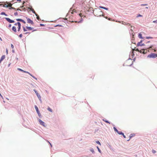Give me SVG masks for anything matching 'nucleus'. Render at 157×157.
I'll return each mask as SVG.
<instances>
[{
    "label": "nucleus",
    "mask_w": 157,
    "mask_h": 157,
    "mask_svg": "<svg viewBox=\"0 0 157 157\" xmlns=\"http://www.w3.org/2000/svg\"><path fill=\"white\" fill-rule=\"evenodd\" d=\"M24 73H28L29 75L30 76H32V75L31 74H30L29 72H28L24 71Z\"/></svg>",
    "instance_id": "nucleus-22"
},
{
    "label": "nucleus",
    "mask_w": 157,
    "mask_h": 157,
    "mask_svg": "<svg viewBox=\"0 0 157 157\" xmlns=\"http://www.w3.org/2000/svg\"><path fill=\"white\" fill-rule=\"evenodd\" d=\"M17 10H20L19 9V8H18V9H17Z\"/></svg>",
    "instance_id": "nucleus-56"
},
{
    "label": "nucleus",
    "mask_w": 157,
    "mask_h": 157,
    "mask_svg": "<svg viewBox=\"0 0 157 157\" xmlns=\"http://www.w3.org/2000/svg\"><path fill=\"white\" fill-rule=\"evenodd\" d=\"M131 64H130V65H129L130 66Z\"/></svg>",
    "instance_id": "nucleus-61"
},
{
    "label": "nucleus",
    "mask_w": 157,
    "mask_h": 157,
    "mask_svg": "<svg viewBox=\"0 0 157 157\" xmlns=\"http://www.w3.org/2000/svg\"><path fill=\"white\" fill-rule=\"evenodd\" d=\"M152 152L153 154H155V153L156 152V151L155 150H152Z\"/></svg>",
    "instance_id": "nucleus-26"
},
{
    "label": "nucleus",
    "mask_w": 157,
    "mask_h": 157,
    "mask_svg": "<svg viewBox=\"0 0 157 157\" xmlns=\"http://www.w3.org/2000/svg\"><path fill=\"white\" fill-rule=\"evenodd\" d=\"M135 134H134V133H132V134H131L130 135V136H129L130 139H129L128 140H128V141H129V140H130V139H131L132 137H133V136H135Z\"/></svg>",
    "instance_id": "nucleus-11"
},
{
    "label": "nucleus",
    "mask_w": 157,
    "mask_h": 157,
    "mask_svg": "<svg viewBox=\"0 0 157 157\" xmlns=\"http://www.w3.org/2000/svg\"><path fill=\"white\" fill-rule=\"evenodd\" d=\"M142 40H141L140 42H139L138 43H137V45L138 46H142L143 44H141V43L142 42Z\"/></svg>",
    "instance_id": "nucleus-13"
},
{
    "label": "nucleus",
    "mask_w": 157,
    "mask_h": 157,
    "mask_svg": "<svg viewBox=\"0 0 157 157\" xmlns=\"http://www.w3.org/2000/svg\"><path fill=\"white\" fill-rule=\"evenodd\" d=\"M1 14L2 15H5V16H7V14H6L5 13H4V12H2V13H1Z\"/></svg>",
    "instance_id": "nucleus-25"
},
{
    "label": "nucleus",
    "mask_w": 157,
    "mask_h": 157,
    "mask_svg": "<svg viewBox=\"0 0 157 157\" xmlns=\"http://www.w3.org/2000/svg\"><path fill=\"white\" fill-rule=\"evenodd\" d=\"M55 26H56H56L62 27V25H56Z\"/></svg>",
    "instance_id": "nucleus-32"
},
{
    "label": "nucleus",
    "mask_w": 157,
    "mask_h": 157,
    "mask_svg": "<svg viewBox=\"0 0 157 157\" xmlns=\"http://www.w3.org/2000/svg\"><path fill=\"white\" fill-rule=\"evenodd\" d=\"M12 4L10 3H7L4 4L3 5V6L4 7H9V9H15L13 7H12Z\"/></svg>",
    "instance_id": "nucleus-3"
},
{
    "label": "nucleus",
    "mask_w": 157,
    "mask_h": 157,
    "mask_svg": "<svg viewBox=\"0 0 157 157\" xmlns=\"http://www.w3.org/2000/svg\"><path fill=\"white\" fill-rule=\"evenodd\" d=\"M113 129H114V131H115V132H117L118 131L117 130L116 128L115 127H114L113 128Z\"/></svg>",
    "instance_id": "nucleus-24"
},
{
    "label": "nucleus",
    "mask_w": 157,
    "mask_h": 157,
    "mask_svg": "<svg viewBox=\"0 0 157 157\" xmlns=\"http://www.w3.org/2000/svg\"><path fill=\"white\" fill-rule=\"evenodd\" d=\"M49 143L50 144V145H51V146H52V145H51V144L49 142Z\"/></svg>",
    "instance_id": "nucleus-55"
},
{
    "label": "nucleus",
    "mask_w": 157,
    "mask_h": 157,
    "mask_svg": "<svg viewBox=\"0 0 157 157\" xmlns=\"http://www.w3.org/2000/svg\"><path fill=\"white\" fill-rule=\"evenodd\" d=\"M96 143H97L98 144H99V145H101V144L100 143V142L99 141H97L96 142Z\"/></svg>",
    "instance_id": "nucleus-34"
},
{
    "label": "nucleus",
    "mask_w": 157,
    "mask_h": 157,
    "mask_svg": "<svg viewBox=\"0 0 157 157\" xmlns=\"http://www.w3.org/2000/svg\"><path fill=\"white\" fill-rule=\"evenodd\" d=\"M29 9H30L32 11L33 13L35 14H36V13L35 11H34V9L32 7L30 8H29Z\"/></svg>",
    "instance_id": "nucleus-10"
},
{
    "label": "nucleus",
    "mask_w": 157,
    "mask_h": 157,
    "mask_svg": "<svg viewBox=\"0 0 157 157\" xmlns=\"http://www.w3.org/2000/svg\"><path fill=\"white\" fill-rule=\"evenodd\" d=\"M14 14L15 16H17L18 15V13L17 12H16L14 13Z\"/></svg>",
    "instance_id": "nucleus-29"
},
{
    "label": "nucleus",
    "mask_w": 157,
    "mask_h": 157,
    "mask_svg": "<svg viewBox=\"0 0 157 157\" xmlns=\"http://www.w3.org/2000/svg\"><path fill=\"white\" fill-rule=\"evenodd\" d=\"M18 70L20 71H22L24 72V71L23 70L20 69V68H18Z\"/></svg>",
    "instance_id": "nucleus-23"
},
{
    "label": "nucleus",
    "mask_w": 157,
    "mask_h": 157,
    "mask_svg": "<svg viewBox=\"0 0 157 157\" xmlns=\"http://www.w3.org/2000/svg\"><path fill=\"white\" fill-rule=\"evenodd\" d=\"M117 132L118 134L124 135V133L121 132H119L118 131Z\"/></svg>",
    "instance_id": "nucleus-14"
},
{
    "label": "nucleus",
    "mask_w": 157,
    "mask_h": 157,
    "mask_svg": "<svg viewBox=\"0 0 157 157\" xmlns=\"http://www.w3.org/2000/svg\"><path fill=\"white\" fill-rule=\"evenodd\" d=\"M36 95L39 99L40 100L41 99V96H40V95L38 94H37Z\"/></svg>",
    "instance_id": "nucleus-20"
},
{
    "label": "nucleus",
    "mask_w": 157,
    "mask_h": 157,
    "mask_svg": "<svg viewBox=\"0 0 157 157\" xmlns=\"http://www.w3.org/2000/svg\"><path fill=\"white\" fill-rule=\"evenodd\" d=\"M79 16L80 17H82V13H80V14H79Z\"/></svg>",
    "instance_id": "nucleus-38"
},
{
    "label": "nucleus",
    "mask_w": 157,
    "mask_h": 157,
    "mask_svg": "<svg viewBox=\"0 0 157 157\" xmlns=\"http://www.w3.org/2000/svg\"><path fill=\"white\" fill-rule=\"evenodd\" d=\"M99 7L100 8H102V9H105V10H108V8H106L105 7H103V6H100Z\"/></svg>",
    "instance_id": "nucleus-15"
},
{
    "label": "nucleus",
    "mask_w": 157,
    "mask_h": 157,
    "mask_svg": "<svg viewBox=\"0 0 157 157\" xmlns=\"http://www.w3.org/2000/svg\"><path fill=\"white\" fill-rule=\"evenodd\" d=\"M146 9H148V7H146Z\"/></svg>",
    "instance_id": "nucleus-57"
},
{
    "label": "nucleus",
    "mask_w": 157,
    "mask_h": 157,
    "mask_svg": "<svg viewBox=\"0 0 157 157\" xmlns=\"http://www.w3.org/2000/svg\"><path fill=\"white\" fill-rule=\"evenodd\" d=\"M102 120L106 123H109V124H110V122H109L108 121L105 120L104 119H103Z\"/></svg>",
    "instance_id": "nucleus-21"
},
{
    "label": "nucleus",
    "mask_w": 157,
    "mask_h": 157,
    "mask_svg": "<svg viewBox=\"0 0 157 157\" xmlns=\"http://www.w3.org/2000/svg\"><path fill=\"white\" fill-rule=\"evenodd\" d=\"M108 20H111V18H108Z\"/></svg>",
    "instance_id": "nucleus-52"
},
{
    "label": "nucleus",
    "mask_w": 157,
    "mask_h": 157,
    "mask_svg": "<svg viewBox=\"0 0 157 157\" xmlns=\"http://www.w3.org/2000/svg\"><path fill=\"white\" fill-rule=\"evenodd\" d=\"M11 26V24H9V27H10Z\"/></svg>",
    "instance_id": "nucleus-45"
},
{
    "label": "nucleus",
    "mask_w": 157,
    "mask_h": 157,
    "mask_svg": "<svg viewBox=\"0 0 157 157\" xmlns=\"http://www.w3.org/2000/svg\"><path fill=\"white\" fill-rule=\"evenodd\" d=\"M5 55H3L2 56L1 58V59L3 60L5 58Z\"/></svg>",
    "instance_id": "nucleus-19"
},
{
    "label": "nucleus",
    "mask_w": 157,
    "mask_h": 157,
    "mask_svg": "<svg viewBox=\"0 0 157 157\" xmlns=\"http://www.w3.org/2000/svg\"><path fill=\"white\" fill-rule=\"evenodd\" d=\"M48 110L50 112H52V110L49 107H48Z\"/></svg>",
    "instance_id": "nucleus-17"
},
{
    "label": "nucleus",
    "mask_w": 157,
    "mask_h": 157,
    "mask_svg": "<svg viewBox=\"0 0 157 157\" xmlns=\"http://www.w3.org/2000/svg\"><path fill=\"white\" fill-rule=\"evenodd\" d=\"M137 17H142V16L141 15H140V14H139L138 15V16H137Z\"/></svg>",
    "instance_id": "nucleus-36"
},
{
    "label": "nucleus",
    "mask_w": 157,
    "mask_h": 157,
    "mask_svg": "<svg viewBox=\"0 0 157 157\" xmlns=\"http://www.w3.org/2000/svg\"><path fill=\"white\" fill-rule=\"evenodd\" d=\"M17 1H18L19 2H20L21 1V0H17Z\"/></svg>",
    "instance_id": "nucleus-54"
},
{
    "label": "nucleus",
    "mask_w": 157,
    "mask_h": 157,
    "mask_svg": "<svg viewBox=\"0 0 157 157\" xmlns=\"http://www.w3.org/2000/svg\"><path fill=\"white\" fill-rule=\"evenodd\" d=\"M0 40H2V39L0 37Z\"/></svg>",
    "instance_id": "nucleus-60"
},
{
    "label": "nucleus",
    "mask_w": 157,
    "mask_h": 157,
    "mask_svg": "<svg viewBox=\"0 0 157 157\" xmlns=\"http://www.w3.org/2000/svg\"><path fill=\"white\" fill-rule=\"evenodd\" d=\"M157 57V54L154 53H151L147 56V57L148 58H155Z\"/></svg>",
    "instance_id": "nucleus-4"
},
{
    "label": "nucleus",
    "mask_w": 157,
    "mask_h": 157,
    "mask_svg": "<svg viewBox=\"0 0 157 157\" xmlns=\"http://www.w3.org/2000/svg\"><path fill=\"white\" fill-rule=\"evenodd\" d=\"M97 149H98V150L99 151V152L101 153V150L97 146Z\"/></svg>",
    "instance_id": "nucleus-27"
},
{
    "label": "nucleus",
    "mask_w": 157,
    "mask_h": 157,
    "mask_svg": "<svg viewBox=\"0 0 157 157\" xmlns=\"http://www.w3.org/2000/svg\"><path fill=\"white\" fill-rule=\"evenodd\" d=\"M16 20L17 21H20L22 22H23L25 24V22L23 20L21 19H17Z\"/></svg>",
    "instance_id": "nucleus-8"
},
{
    "label": "nucleus",
    "mask_w": 157,
    "mask_h": 157,
    "mask_svg": "<svg viewBox=\"0 0 157 157\" xmlns=\"http://www.w3.org/2000/svg\"><path fill=\"white\" fill-rule=\"evenodd\" d=\"M35 15L37 16L36 18H37V19H38V20H40V18L39 16L36 13Z\"/></svg>",
    "instance_id": "nucleus-18"
},
{
    "label": "nucleus",
    "mask_w": 157,
    "mask_h": 157,
    "mask_svg": "<svg viewBox=\"0 0 157 157\" xmlns=\"http://www.w3.org/2000/svg\"><path fill=\"white\" fill-rule=\"evenodd\" d=\"M10 64L8 65V66L9 67H10Z\"/></svg>",
    "instance_id": "nucleus-49"
},
{
    "label": "nucleus",
    "mask_w": 157,
    "mask_h": 157,
    "mask_svg": "<svg viewBox=\"0 0 157 157\" xmlns=\"http://www.w3.org/2000/svg\"><path fill=\"white\" fill-rule=\"evenodd\" d=\"M27 23L31 24L32 25H33L34 23L33 21L29 18H27Z\"/></svg>",
    "instance_id": "nucleus-5"
},
{
    "label": "nucleus",
    "mask_w": 157,
    "mask_h": 157,
    "mask_svg": "<svg viewBox=\"0 0 157 157\" xmlns=\"http://www.w3.org/2000/svg\"><path fill=\"white\" fill-rule=\"evenodd\" d=\"M2 60L1 59H0V63H1V62H2Z\"/></svg>",
    "instance_id": "nucleus-48"
},
{
    "label": "nucleus",
    "mask_w": 157,
    "mask_h": 157,
    "mask_svg": "<svg viewBox=\"0 0 157 157\" xmlns=\"http://www.w3.org/2000/svg\"><path fill=\"white\" fill-rule=\"evenodd\" d=\"M40 25L41 26H44V25L43 24H40Z\"/></svg>",
    "instance_id": "nucleus-41"
},
{
    "label": "nucleus",
    "mask_w": 157,
    "mask_h": 157,
    "mask_svg": "<svg viewBox=\"0 0 157 157\" xmlns=\"http://www.w3.org/2000/svg\"><path fill=\"white\" fill-rule=\"evenodd\" d=\"M141 6H147V4H141Z\"/></svg>",
    "instance_id": "nucleus-30"
},
{
    "label": "nucleus",
    "mask_w": 157,
    "mask_h": 157,
    "mask_svg": "<svg viewBox=\"0 0 157 157\" xmlns=\"http://www.w3.org/2000/svg\"><path fill=\"white\" fill-rule=\"evenodd\" d=\"M22 34H20L19 35V37L20 38H21L22 37Z\"/></svg>",
    "instance_id": "nucleus-33"
},
{
    "label": "nucleus",
    "mask_w": 157,
    "mask_h": 157,
    "mask_svg": "<svg viewBox=\"0 0 157 157\" xmlns=\"http://www.w3.org/2000/svg\"><path fill=\"white\" fill-rule=\"evenodd\" d=\"M126 25H128V26H130V24L129 23H128L127 24H125Z\"/></svg>",
    "instance_id": "nucleus-43"
},
{
    "label": "nucleus",
    "mask_w": 157,
    "mask_h": 157,
    "mask_svg": "<svg viewBox=\"0 0 157 157\" xmlns=\"http://www.w3.org/2000/svg\"><path fill=\"white\" fill-rule=\"evenodd\" d=\"M6 20L10 23H14V21L13 20H11L10 19L8 18H6Z\"/></svg>",
    "instance_id": "nucleus-6"
},
{
    "label": "nucleus",
    "mask_w": 157,
    "mask_h": 157,
    "mask_svg": "<svg viewBox=\"0 0 157 157\" xmlns=\"http://www.w3.org/2000/svg\"><path fill=\"white\" fill-rule=\"evenodd\" d=\"M36 31V29H35L33 31H33Z\"/></svg>",
    "instance_id": "nucleus-51"
},
{
    "label": "nucleus",
    "mask_w": 157,
    "mask_h": 157,
    "mask_svg": "<svg viewBox=\"0 0 157 157\" xmlns=\"http://www.w3.org/2000/svg\"><path fill=\"white\" fill-rule=\"evenodd\" d=\"M155 48L154 46L153 45H151L149 46H148V47L146 49H141L140 51V52L141 53H143L144 54H145L146 53V52H145L144 50H147V51H149V50H154V52H155L156 50L155 49ZM136 51L139 52V50L138 49H137L136 50Z\"/></svg>",
    "instance_id": "nucleus-1"
},
{
    "label": "nucleus",
    "mask_w": 157,
    "mask_h": 157,
    "mask_svg": "<svg viewBox=\"0 0 157 157\" xmlns=\"http://www.w3.org/2000/svg\"><path fill=\"white\" fill-rule=\"evenodd\" d=\"M149 42H150V41H148V42H147V43H149Z\"/></svg>",
    "instance_id": "nucleus-63"
},
{
    "label": "nucleus",
    "mask_w": 157,
    "mask_h": 157,
    "mask_svg": "<svg viewBox=\"0 0 157 157\" xmlns=\"http://www.w3.org/2000/svg\"><path fill=\"white\" fill-rule=\"evenodd\" d=\"M123 137H124V138H126V136H125L124 134V135H123Z\"/></svg>",
    "instance_id": "nucleus-46"
},
{
    "label": "nucleus",
    "mask_w": 157,
    "mask_h": 157,
    "mask_svg": "<svg viewBox=\"0 0 157 157\" xmlns=\"http://www.w3.org/2000/svg\"><path fill=\"white\" fill-rule=\"evenodd\" d=\"M90 77L91 78L93 79V78H94V76L93 75H92L90 76Z\"/></svg>",
    "instance_id": "nucleus-28"
},
{
    "label": "nucleus",
    "mask_w": 157,
    "mask_h": 157,
    "mask_svg": "<svg viewBox=\"0 0 157 157\" xmlns=\"http://www.w3.org/2000/svg\"><path fill=\"white\" fill-rule=\"evenodd\" d=\"M128 61H126V63H128Z\"/></svg>",
    "instance_id": "nucleus-59"
},
{
    "label": "nucleus",
    "mask_w": 157,
    "mask_h": 157,
    "mask_svg": "<svg viewBox=\"0 0 157 157\" xmlns=\"http://www.w3.org/2000/svg\"><path fill=\"white\" fill-rule=\"evenodd\" d=\"M146 38L147 39H149V38H152L151 37H146Z\"/></svg>",
    "instance_id": "nucleus-44"
},
{
    "label": "nucleus",
    "mask_w": 157,
    "mask_h": 157,
    "mask_svg": "<svg viewBox=\"0 0 157 157\" xmlns=\"http://www.w3.org/2000/svg\"><path fill=\"white\" fill-rule=\"evenodd\" d=\"M11 47L12 48H14V46H13V45L12 44H11Z\"/></svg>",
    "instance_id": "nucleus-35"
},
{
    "label": "nucleus",
    "mask_w": 157,
    "mask_h": 157,
    "mask_svg": "<svg viewBox=\"0 0 157 157\" xmlns=\"http://www.w3.org/2000/svg\"><path fill=\"white\" fill-rule=\"evenodd\" d=\"M107 19V17H105Z\"/></svg>",
    "instance_id": "nucleus-58"
},
{
    "label": "nucleus",
    "mask_w": 157,
    "mask_h": 157,
    "mask_svg": "<svg viewBox=\"0 0 157 157\" xmlns=\"http://www.w3.org/2000/svg\"><path fill=\"white\" fill-rule=\"evenodd\" d=\"M140 39H143V37L142 36V34L141 33H139L138 35Z\"/></svg>",
    "instance_id": "nucleus-16"
},
{
    "label": "nucleus",
    "mask_w": 157,
    "mask_h": 157,
    "mask_svg": "<svg viewBox=\"0 0 157 157\" xmlns=\"http://www.w3.org/2000/svg\"><path fill=\"white\" fill-rule=\"evenodd\" d=\"M35 93H36V95H37V94H38V92L37 91H36Z\"/></svg>",
    "instance_id": "nucleus-47"
},
{
    "label": "nucleus",
    "mask_w": 157,
    "mask_h": 157,
    "mask_svg": "<svg viewBox=\"0 0 157 157\" xmlns=\"http://www.w3.org/2000/svg\"><path fill=\"white\" fill-rule=\"evenodd\" d=\"M0 96L1 97V98H2V99H3V98L2 97V95L0 93Z\"/></svg>",
    "instance_id": "nucleus-42"
},
{
    "label": "nucleus",
    "mask_w": 157,
    "mask_h": 157,
    "mask_svg": "<svg viewBox=\"0 0 157 157\" xmlns=\"http://www.w3.org/2000/svg\"><path fill=\"white\" fill-rule=\"evenodd\" d=\"M33 90L35 92L36 91V90Z\"/></svg>",
    "instance_id": "nucleus-53"
},
{
    "label": "nucleus",
    "mask_w": 157,
    "mask_h": 157,
    "mask_svg": "<svg viewBox=\"0 0 157 157\" xmlns=\"http://www.w3.org/2000/svg\"><path fill=\"white\" fill-rule=\"evenodd\" d=\"M38 114L39 116H40V112H39V113H38Z\"/></svg>",
    "instance_id": "nucleus-50"
},
{
    "label": "nucleus",
    "mask_w": 157,
    "mask_h": 157,
    "mask_svg": "<svg viewBox=\"0 0 157 157\" xmlns=\"http://www.w3.org/2000/svg\"><path fill=\"white\" fill-rule=\"evenodd\" d=\"M23 30L24 32H25L27 31L24 27H23Z\"/></svg>",
    "instance_id": "nucleus-31"
},
{
    "label": "nucleus",
    "mask_w": 157,
    "mask_h": 157,
    "mask_svg": "<svg viewBox=\"0 0 157 157\" xmlns=\"http://www.w3.org/2000/svg\"><path fill=\"white\" fill-rule=\"evenodd\" d=\"M102 16H104V15H102Z\"/></svg>",
    "instance_id": "nucleus-64"
},
{
    "label": "nucleus",
    "mask_w": 157,
    "mask_h": 157,
    "mask_svg": "<svg viewBox=\"0 0 157 157\" xmlns=\"http://www.w3.org/2000/svg\"><path fill=\"white\" fill-rule=\"evenodd\" d=\"M21 28V24L19 22H17L15 24L14 26L12 27V30L15 33L17 32V31H19Z\"/></svg>",
    "instance_id": "nucleus-2"
},
{
    "label": "nucleus",
    "mask_w": 157,
    "mask_h": 157,
    "mask_svg": "<svg viewBox=\"0 0 157 157\" xmlns=\"http://www.w3.org/2000/svg\"><path fill=\"white\" fill-rule=\"evenodd\" d=\"M26 28L29 30H31L33 29V28L30 27L26 26Z\"/></svg>",
    "instance_id": "nucleus-9"
},
{
    "label": "nucleus",
    "mask_w": 157,
    "mask_h": 157,
    "mask_svg": "<svg viewBox=\"0 0 157 157\" xmlns=\"http://www.w3.org/2000/svg\"><path fill=\"white\" fill-rule=\"evenodd\" d=\"M99 16H101V15H100Z\"/></svg>",
    "instance_id": "nucleus-62"
},
{
    "label": "nucleus",
    "mask_w": 157,
    "mask_h": 157,
    "mask_svg": "<svg viewBox=\"0 0 157 157\" xmlns=\"http://www.w3.org/2000/svg\"><path fill=\"white\" fill-rule=\"evenodd\" d=\"M91 151L93 152V153H94V150L93 149H92L91 150Z\"/></svg>",
    "instance_id": "nucleus-37"
},
{
    "label": "nucleus",
    "mask_w": 157,
    "mask_h": 157,
    "mask_svg": "<svg viewBox=\"0 0 157 157\" xmlns=\"http://www.w3.org/2000/svg\"><path fill=\"white\" fill-rule=\"evenodd\" d=\"M39 121L40 123V124L43 125L44 126H45V123L43 121H42L40 119H39Z\"/></svg>",
    "instance_id": "nucleus-7"
},
{
    "label": "nucleus",
    "mask_w": 157,
    "mask_h": 157,
    "mask_svg": "<svg viewBox=\"0 0 157 157\" xmlns=\"http://www.w3.org/2000/svg\"><path fill=\"white\" fill-rule=\"evenodd\" d=\"M32 76L33 78H34L36 79V80H37V78H35V77L33 76L32 75V76Z\"/></svg>",
    "instance_id": "nucleus-40"
},
{
    "label": "nucleus",
    "mask_w": 157,
    "mask_h": 157,
    "mask_svg": "<svg viewBox=\"0 0 157 157\" xmlns=\"http://www.w3.org/2000/svg\"><path fill=\"white\" fill-rule=\"evenodd\" d=\"M35 109H36L37 113H39V111L38 110V108L37 107V106L36 105H35Z\"/></svg>",
    "instance_id": "nucleus-12"
},
{
    "label": "nucleus",
    "mask_w": 157,
    "mask_h": 157,
    "mask_svg": "<svg viewBox=\"0 0 157 157\" xmlns=\"http://www.w3.org/2000/svg\"><path fill=\"white\" fill-rule=\"evenodd\" d=\"M153 23H157V20H156L153 21Z\"/></svg>",
    "instance_id": "nucleus-39"
}]
</instances>
